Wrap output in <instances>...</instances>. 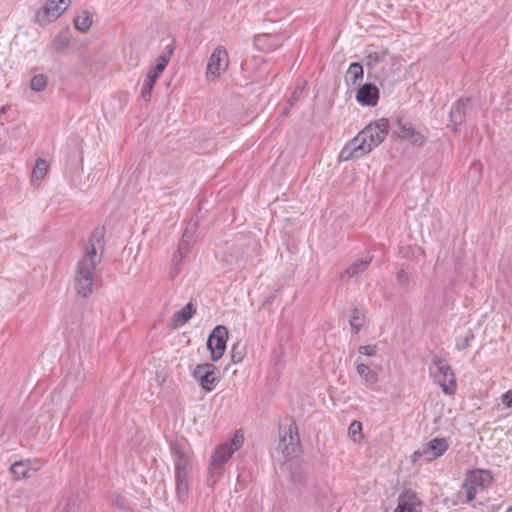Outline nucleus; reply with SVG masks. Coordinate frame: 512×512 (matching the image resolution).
<instances>
[{
  "mask_svg": "<svg viewBox=\"0 0 512 512\" xmlns=\"http://www.w3.org/2000/svg\"><path fill=\"white\" fill-rule=\"evenodd\" d=\"M462 488H463V490L465 492V496H466V500L467 501H472L475 498V495H476V493L479 490L477 487L473 486L467 480H465V482L463 483Z\"/></svg>",
  "mask_w": 512,
  "mask_h": 512,
  "instance_id": "nucleus-33",
  "label": "nucleus"
},
{
  "mask_svg": "<svg viewBox=\"0 0 512 512\" xmlns=\"http://www.w3.org/2000/svg\"><path fill=\"white\" fill-rule=\"evenodd\" d=\"M229 66V55L224 46H217L209 57L206 67V79L217 80Z\"/></svg>",
  "mask_w": 512,
  "mask_h": 512,
  "instance_id": "nucleus-8",
  "label": "nucleus"
},
{
  "mask_svg": "<svg viewBox=\"0 0 512 512\" xmlns=\"http://www.w3.org/2000/svg\"><path fill=\"white\" fill-rule=\"evenodd\" d=\"M195 312H196V308L194 307V305L191 302L186 304L179 311L175 312L172 317V321H173L175 327L185 324L188 320H190L192 318V316L195 314Z\"/></svg>",
  "mask_w": 512,
  "mask_h": 512,
  "instance_id": "nucleus-22",
  "label": "nucleus"
},
{
  "mask_svg": "<svg viewBox=\"0 0 512 512\" xmlns=\"http://www.w3.org/2000/svg\"><path fill=\"white\" fill-rule=\"evenodd\" d=\"M69 44V39L65 36H58L54 40V45L56 49H62L67 47Z\"/></svg>",
  "mask_w": 512,
  "mask_h": 512,
  "instance_id": "nucleus-36",
  "label": "nucleus"
},
{
  "mask_svg": "<svg viewBox=\"0 0 512 512\" xmlns=\"http://www.w3.org/2000/svg\"><path fill=\"white\" fill-rule=\"evenodd\" d=\"M448 449V442L445 438H434L425 444L422 449L415 451L412 454V461L417 462L421 458L430 462L441 455H443Z\"/></svg>",
  "mask_w": 512,
  "mask_h": 512,
  "instance_id": "nucleus-9",
  "label": "nucleus"
},
{
  "mask_svg": "<svg viewBox=\"0 0 512 512\" xmlns=\"http://www.w3.org/2000/svg\"><path fill=\"white\" fill-rule=\"evenodd\" d=\"M358 352L366 356H375L377 353V346L374 344L360 346Z\"/></svg>",
  "mask_w": 512,
  "mask_h": 512,
  "instance_id": "nucleus-35",
  "label": "nucleus"
},
{
  "mask_svg": "<svg viewBox=\"0 0 512 512\" xmlns=\"http://www.w3.org/2000/svg\"><path fill=\"white\" fill-rule=\"evenodd\" d=\"M356 371L358 375L363 379L365 384L374 385L378 381V374L370 369V367L364 363H357Z\"/></svg>",
  "mask_w": 512,
  "mask_h": 512,
  "instance_id": "nucleus-23",
  "label": "nucleus"
},
{
  "mask_svg": "<svg viewBox=\"0 0 512 512\" xmlns=\"http://www.w3.org/2000/svg\"><path fill=\"white\" fill-rule=\"evenodd\" d=\"M502 404L507 408H512V390H508L501 396Z\"/></svg>",
  "mask_w": 512,
  "mask_h": 512,
  "instance_id": "nucleus-37",
  "label": "nucleus"
},
{
  "mask_svg": "<svg viewBox=\"0 0 512 512\" xmlns=\"http://www.w3.org/2000/svg\"><path fill=\"white\" fill-rule=\"evenodd\" d=\"M356 100L365 106H375L379 100V89L372 83H365L358 89Z\"/></svg>",
  "mask_w": 512,
  "mask_h": 512,
  "instance_id": "nucleus-17",
  "label": "nucleus"
},
{
  "mask_svg": "<svg viewBox=\"0 0 512 512\" xmlns=\"http://www.w3.org/2000/svg\"><path fill=\"white\" fill-rule=\"evenodd\" d=\"M48 163L46 160L42 158H38L36 160L35 166L32 171L31 181L34 184H38L47 174L48 171Z\"/></svg>",
  "mask_w": 512,
  "mask_h": 512,
  "instance_id": "nucleus-24",
  "label": "nucleus"
},
{
  "mask_svg": "<svg viewBox=\"0 0 512 512\" xmlns=\"http://www.w3.org/2000/svg\"><path fill=\"white\" fill-rule=\"evenodd\" d=\"M465 480L482 491L490 484L492 477L486 471L475 470L472 471Z\"/></svg>",
  "mask_w": 512,
  "mask_h": 512,
  "instance_id": "nucleus-21",
  "label": "nucleus"
},
{
  "mask_svg": "<svg viewBox=\"0 0 512 512\" xmlns=\"http://www.w3.org/2000/svg\"><path fill=\"white\" fill-rule=\"evenodd\" d=\"M92 25V16L88 11H83L74 19V27L80 32H86Z\"/></svg>",
  "mask_w": 512,
  "mask_h": 512,
  "instance_id": "nucleus-26",
  "label": "nucleus"
},
{
  "mask_svg": "<svg viewBox=\"0 0 512 512\" xmlns=\"http://www.w3.org/2000/svg\"><path fill=\"white\" fill-rule=\"evenodd\" d=\"M304 88H305V85L304 83L303 84H298L294 91L292 92V95L291 97L289 98L288 100V104L290 107H292L301 97L303 91H304Z\"/></svg>",
  "mask_w": 512,
  "mask_h": 512,
  "instance_id": "nucleus-34",
  "label": "nucleus"
},
{
  "mask_svg": "<svg viewBox=\"0 0 512 512\" xmlns=\"http://www.w3.org/2000/svg\"><path fill=\"white\" fill-rule=\"evenodd\" d=\"M194 237V231L190 228H186L182 238L179 242L177 253L173 256V265L175 269V275L178 273V270L176 269L180 264L182 259L188 254L191 244L193 242Z\"/></svg>",
  "mask_w": 512,
  "mask_h": 512,
  "instance_id": "nucleus-16",
  "label": "nucleus"
},
{
  "mask_svg": "<svg viewBox=\"0 0 512 512\" xmlns=\"http://www.w3.org/2000/svg\"><path fill=\"white\" fill-rule=\"evenodd\" d=\"M429 375L446 395L455 393V375L446 359L435 356L429 366Z\"/></svg>",
  "mask_w": 512,
  "mask_h": 512,
  "instance_id": "nucleus-5",
  "label": "nucleus"
},
{
  "mask_svg": "<svg viewBox=\"0 0 512 512\" xmlns=\"http://www.w3.org/2000/svg\"><path fill=\"white\" fill-rule=\"evenodd\" d=\"M71 4V0H49L46 5L36 13V21L44 25L55 21Z\"/></svg>",
  "mask_w": 512,
  "mask_h": 512,
  "instance_id": "nucleus-10",
  "label": "nucleus"
},
{
  "mask_svg": "<svg viewBox=\"0 0 512 512\" xmlns=\"http://www.w3.org/2000/svg\"><path fill=\"white\" fill-rule=\"evenodd\" d=\"M362 78H363V66L358 62L351 63L347 70V74L345 77L347 84L354 85Z\"/></svg>",
  "mask_w": 512,
  "mask_h": 512,
  "instance_id": "nucleus-25",
  "label": "nucleus"
},
{
  "mask_svg": "<svg viewBox=\"0 0 512 512\" xmlns=\"http://www.w3.org/2000/svg\"><path fill=\"white\" fill-rule=\"evenodd\" d=\"M472 340H474V334L468 330L465 335L457 337L455 346L459 351L465 350L470 346Z\"/></svg>",
  "mask_w": 512,
  "mask_h": 512,
  "instance_id": "nucleus-30",
  "label": "nucleus"
},
{
  "mask_svg": "<svg viewBox=\"0 0 512 512\" xmlns=\"http://www.w3.org/2000/svg\"><path fill=\"white\" fill-rule=\"evenodd\" d=\"M104 248V233L100 228H96L90 235L85 255L78 261L74 270L73 287L77 295L87 298L93 292L94 271L101 262V255H98L97 249Z\"/></svg>",
  "mask_w": 512,
  "mask_h": 512,
  "instance_id": "nucleus-1",
  "label": "nucleus"
},
{
  "mask_svg": "<svg viewBox=\"0 0 512 512\" xmlns=\"http://www.w3.org/2000/svg\"><path fill=\"white\" fill-rule=\"evenodd\" d=\"M372 260V257H369L367 259H358L351 263L341 274V279H351L353 277L358 276L360 273L364 272L370 262Z\"/></svg>",
  "mask_w": 512,
  "mask_h": 512,
  "instance_id": "nucleus-20",
  "label": "nucleus"
},
{
  "mask_svg": "<svg viewBox=\"0 0 512 512\" xmlns=\"http://www.w3.org/2000/svg\"><path fill=\"white\" fill-rule=\"evenodd\" d=\"M348 434L354 441L361 439L362 438V423L354 420L348 428Z\"/></svg>",
  "mask_w": 512,
  "mask_h": 512,
  "instance_id": "nucleus-31",
  "label": "nucleus"
},
{
  "mask_svg": "<svg viewBox=\"0 0 512 512\" xmlns=\"http://www.w3.org/2000/svg\"><path fill=\"white\" fill-rule=\"evenodd\" d=\"M244 442V436L241 432L236 431L234 436L219 445L213 453L212 460L208 468L207 484L213 487L220 479L223 473V465L230 457L241 448Z\"/></svg>",
  "mask_w": 512,
  "mask_h": 512,
  "instance_id": "nucleus-3",
  "label": "nucleus"
},
{
  "mask_svg": "<svg viewBox=\"0 0 512 512\" xmlns=\"http://www.w3.org/2000/svg\"><path fill=\"white\" fill-rule=\"evenodd\" d=\"M395 126L396 128L393 130V134L398 138L406 140L411 145L417 147H421L425 144V136L420 131L416 130L411 123L404 122L402 119L398 118L395 121Z\"/></svg>",
  "mask_w": 512,
  "mask_h": 512,
  "instance_id": "nucleus-12",
  "label": "nucleus"
},
{
  "mask_svg": "<svg viewBox=\"0 0 512 512\" xmlns=\"http://www.w3.org/2000/svg\"><path fill=\"white\" fill-rule=\"evenodd\" d=\"M244 356H245V348L239 343L234 344L231 349L232 362L239 363L243 360Z\"/></svg>",
  "mask_w": 512,
  "mask_h": 512,
  "instance_id": "nucleus-32",
  "label": "nucleus"
},
{
  "mask_svg": "<svg viewBox=\"0 0 512 512\" xmlns=\"http://www.w3.org/2000/svg\"><path fill=\"white\" fill-rule=\"evenodd\" d=\"M363 322H364L363 314L357 308H354L352 310V314L350 315V318H349L351 330L354 334H357L360 331L361 327L363 326Z\"/></svg>",
  "mask_w": 512,
  "mask_h": 512,
  "instance_id": "nucleus-27",
  "label": "nucleus"
},
{
  "mask_svg": "<svg viewBox=\"0 0 512 512\" xmlns=\"http://www.w3.org/2000/svg\"><path fill=\"white\" fill-rule=\"evenodd\" d=\"M397 279L399 280V282L401 283H407L408 281V276L405 272V270L401 269L397 272Z\"/></svg>",
  "mask_w": 512,
  "mask_h": 512,
  "instance_id": "nucleus-38",
  "label": "nucleus"
},
{
  "mask_svg": "<svg viewBox=\"0 0 512 512\" xmlns=\"http://www.w3.org/2000/svg\"><path fill=\"white\" fill-rule=\"evenodd\" d=\"M469 101V98H460L451 106L449 111L450 124L448 127H450L454 133L458 132V126L466 119V111Z\"/></svg>",
  "mask_w": 512,
  "mask_h": 512,
  "instance_id": "nucleus-15",
  "label": "nucleus"
},
{
  "mask_svg": "<svg viewBox=\"0 0 512 512\" xmlns=\"http://www.w3.org/2000/svg\"><path fill=\"white\" fill-rule=\"evenodd\" d=\"M216 367L210 363L199 364L195 367L193 371V377L199 381L200 386L205 391H212L217 383L219 382V378L216 375Z\"/></svg>",
  "mask_w": 512,
  "mask_h": 512,
  "instance_id": "nucleus-13",
  "label": "nucleus"
},
{
  "mask_svg": "<svg viewBox=\"0 0 512 512\" xmlns=\"http://www.w3.org/2000/svg\"><path fill=\"white\" fill-rule=\"evenodd\" d=\"M254 43L258 49L269 52L281 46L282 40L278 34L263 33L255 36Z\"/></svg>",
  "mask_w": 512,
  "mask_h": 512,
  "instance_id": "nucleus-18",
  "label": "nucleus"
},
{
  "mask_svg": "<svg viewBox=\"0 0 512 512\" xmlns=\"http://www.w3.org/2000/svg\"><path fill=\"white\" fill-rule=\"evenodd\" d=\"M386 54L385 50L368 52L366 55V66L369 69H373L379 62L384 60Z\"/></svg>",
  "mask_w": 512,
  "mask_h": 512,
  "instance_id": "nucleus-28",
  "label": "nucleus"
},
{
  "mask_svg": "<svg viewBox=\"0 0 512 512\" xmlns=\"http://www.w3.org/2000/svg\"><path fill=\"white\" fill-rule=\"evenodd\" d=\"M506 512H512V507H509Z\"/></svg>",
  "mask_w": 512,
  "mask_h": 512,
  "instance_id": "nucleus-39",
  "label": "nucleus"
},
{
  "mask_svg": "<svg viewBox=\"0 0 512 512\" xmlns=\"http://www.w3.org/2000/svg\"><path fill=\"white\" fill-rule=\"evenodd\" d=\"M175 470L176 495L180 502H185L189 492V474L192 469L191 457L176 442L170 446Z\"/></svg>",
  "mask_w": 512,
  "mask_h": 512,
  "instance_id": "nucleus-4",
  "label": "nucleus"
},
{
  "mask_svg": "<svg viewBox=\"0 0 512 512\" xmlns=\"http://www.w3.org/2000/svg\"><path fill=\"white\" fill-rule=\"evenodd\" d=\"M40 468V463L31 459H25L14 462L10 466L9 471L13 476V480L19 481L32 477Z\"/></svg>",
  "mask_w": 512,
  "mask_h": 512,
  "instance_id": "nucleus-14",
  "label": "nucleus"
},
{
  "mask_svg": "<svg viewBox=\"0 0 512 512\" xmlns=\"http://www.w3.org/2000/svg\"><path fill=\"white\" fill-rule=\"evenodd\" d=\"M389 132V121L385 118L368 124L357 136L349 141L339 154L342 161L362 157L379 146Z\"/></svg>",
  "mask_w": 512,
  "mask_h": 512,
  "instance_id": "nucleus-2",
  "label": "nucleus"
},
{
  "mask_svg": "<svg viewBox=\"0 0 512 512\" xmlns=\"http://www.w3.org/2000/svg\"><path fill=\"white\" fill-rule=\"evenodd\" d=\"M420 501L412 491H406L399 497L398 506L394 512H419Z\"/></svg>",
  "mask_w": 512,
  "mask_h": 512,
  "instance_id": "nucleus-19",
  "label": "nucleus"
},
{
  "mask_svg": "<svg viewBox=\"0 0 512 512\" xmlns=\"http://www.w3.org/2000/svg\"><path fill=\"white\" fill-rule=\"evenodd\" d=\"M47 86V76L44 74H38L32 77L30 81V88L33 91L40 92L43 91Z\"/></svg>",
  "mask_w": 512,
  "mask_h": 512,
  "instance_id": "nucleus-29",
  "label": "nucleus"
},
{
  "mask_svg": "<svg viewBox=\"0 0 512 512\" xmlns=\"http://www.w3.org/2000/svg\"><path fill=\"white\" fill-rule=\"evenodd\" d=\"M278 450L285 458L296 455L300 451L298 428L294 421L289 425L279 426Z\"/></svg>",
  "mask_w": 512,
  "mask_h": 512,
  "instance_id": "nucleus-7",
  "label": "nucleus"
},
{
  "mask_svg": "<svg viewBox=\"0 0 512 512\" xmlns=\"http://www.w3.org/2000/svg\"><path fill=\"white\" fill-rule=\"evenodd\" d=\"M173 47H169V49L162 53L160 56L156 58V64L151 66L147 72L146 78L143 81L142 89H141V97L145 102H148L151 99L152 89L160 77L162 72L165 70L172 54Z\"/></svg>",
  "mask_w": 512,
  "mask_h": 512,
  "instance_id": "nucleus-6",
  "label": "nucleus"
},
{
  "mask_svg": "<svg viewBox=\"0 0 512 512\" xmlns=\"http://www.w3.org/2000/svg\"><path fill=\"white\" fill-rule=\"evenodd\" d=\"M228 330L224 326H217L213 329L207 340V347L211 353L212 361L219 360L226 349Z\"/></svg>",
  "mask_w": 512,
  "mask_h": 512,
  "instance_id": "nucleus-11",
  "label": "nucleus"
}]
</instances>
